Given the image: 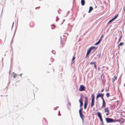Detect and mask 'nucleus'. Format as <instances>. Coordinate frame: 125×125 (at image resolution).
Masks as SVG:
<instances>
[{"instance_id": "nucleus-1", "label": "nucleus", "mask_w": 125, "mask_h": 125, "mask_svg": "<svg viewBox=\"0 0 125 125\" xmlns=\"http://www.w3.org/2000/svg\"><path fill=\"white\" fill-rule=\"evenodd\" d=\"M92 99L91 103V107H92L94 105L95 97L94 94H92L91 96Z\"/></svg>"}, {"instance_id": "nucleus-2", "label": "nucleus", "mask_w": 125, "mask_h": 125, "mask_svg": "<svg viewBox=\"0 0 125 125\" xmlns=\"http://www.w3.org/2000/svg\"><path fill=\"white\" fill-rule=\"evenodd\" d=\"M104 95V94L102 93H100L99 94H97L96 97V99L97 100L99 97H100L102 100L103 99H104L103 98Z\"/></svg>"}, {"instance_id": "nucleus-3", "label": "nucleus", "mask_w": 125, "mask_h": 125, "mask_svg": "<svg viewBox=\"0 0 125 125\" xmlns=\"http://www.w3.org/2000/svg\"><path fill=\"white\" fill-rule=\"evenodd\" d=\"M82 108H81L79 110V113L80 116L81 118H82L83 121V119L84 117V116L83 115L82 113Z\"/></svg>"}, {"instance_id": "nucleus-4", "label": "nucleus", "mask_w": 125, "mask_h": 125, "mask_svg": "<svg viewBox=\"0 0 125 125\" xmlns=\"http://www.w3.org/2000/svg\"><path fill=\"white\" fill-rule=\"evenodd\" d=\"M85 100L84 101V108L85 109L86 108L88 104V98L87 97H85Z\"/></svg>"}, {"instance_id": "nucleus-5", "label": "nucleus", "mask_w": 125, "mask_h": 125, "mask_svg": "<svg viewBox=\"0 0 125 125\" xmlns=\"http://www.w3.org/2000/svg\"><path fill=\"white\" fill-rule=\"evenodd\" d=\"M105 113H106V115L107 116L109 115L110 114V111L108 107H106L104 109Z\"/></svg>"}, {"instance_id": "nucleus-6", "label": "nucleus", "mask_w": 125, "mask_h": 125, "mask_svg": "<svg viewBox=\"0 0 125 125\" xmlns=\"http://www.w3.org/2000/svg\"><path fill=\"white\" fill-rule=\"evenodd\" d=\"M85 87L83 85H81L80 86L79 88V90L80 91H83L85 90Z\"/></svg>"}, {"instance_id": "nucleus-7", "label": "nucleus", "mask_w": 125, "mask_h": 125, "mask_svg": "<svg viewBox=\"0 0 125 125\" xmlns=\"http://www.w3.org/2000/svg\"><path fill=\"white\" fill-rule=\"evenodd\" d=\"M112 119L109 118H106L105 120L107 123L112 122Z\"/></svg>"}, {"instance_id": "nucleus-8", "label": "nucleus", "mask_w": 125, "mask_h": 125, "mask_svg": "<svg viewBox=\"0 0 125 125\" xmlns=\"http://www.w3.org/2000/svg\"><path fill=\"white\" fill-rule=\"evenodd\" d=\"M95 48V47L94 46L90 48L87 51V52L90 53L92 50L93 49H94Z\"/></svg>"}, {"instance_id": "nucleus-9", "label": "nucleus", "mask_w": 125, "mask_h": 125, "mask_svg": "<svg viewBox=\"0 0 125 125\" xmlns=\"http://www.w3.org/2000/svg\"><path fill=\"white\" fill-rule=\"evenodd\" d=\"M82 97H81L80 100H79V102L80 103V106L81 107H82L83 104V103L82 102Z\"/></svg>"}, {"instance_id": "nucleus-10", "label": "nucleus", "mask_w": 125, "mask_h": 125, "mask_svg": "<svg viewBox=\"0 0 125 125\" xmlns=\"http://www.w3.org/2000/svg\"><path fill=\"white\" fill-rule=\"evenodd\" d=\"M30 25L31 27H33L34 26V23L33 22H31L30 24Z\"/></svg>"}, {"instance_id": "nucleus-11", "label": "nucleus", "mask_w": 125, "mask_h": 125, "mask_svg": "<svg viewBox=\"0 0 125 125\" xmlns=\"http://www.w3.org/2000/svg\"><path fill=\"white\" fill-rule=\"evenodd\" d=\"M123 119L122 118H120L119 119H118V122H120L121 123H123Z\"/></svg>"}, {"instance_id": "nucleus-12", "label": "nucleus", "mask_w": 125, "mask_h": 125, "mask_svg": "<svg viewBox=\"0 0 125 125\" xmlns=\"http://www.w3.org/2000/svg\"><path fill=\"white\" fill-rule=\"evenodd\" d=\"M103 104L102 105V107H105L106 106V103L105 102L104 99H103Z\"/></svg>"}, {"instance_id": "nucleus-13", "label": "nucleus", "mask_w": 125, "mask_h": 125, "mask_svg": "<svg viewBox=\"0 0 125 125\" xmlns=\"http://www.w3.org/2000/svg\"><path fill=\"white\" fill-rule=\"evenodd\" d=\"M85 1L84 0H81V3L82 6H84L85 4Z\"/></svg>"}, {"instance_id": "nucleus-14", "label": "nucleus", "mask_w": 125, "mask_h": 125, "mask_svg": "<svg viewBox=\"0 0 125 125\" xmlns=\"http://www.w3.org/2000/svg\"><path fill=\"white\" fill-rule=\"evenodd\" d=\"M97 115L99 118H100L102 117L101 114L99 112H97Z\"/></svg>"}, {"instance_id": "nucleus-15", "label": "nucleus", "mask_w": 125, "mask_h": 125, "mask_svg": "<svg viewBox=\"0 0 125 125\" xmlns=\"http://www.w3.org/2000/svg\"><path fill=\"white\" fill-rule=\"evenodd\" d=\"M93 9V8L92 6H90L89 7V10L88 11V12L90 13L91 11Z\"/></svg>"}, {"instance_id": "nucleus-16", "label": "nucleus", "mask_w": 125, "mask_h": 125, "mask_svg": "<svg viewBox=\"0 0 125 125\" xmlns=\"http://www.w3.org/2000/svg\"><path fill=\"white\" fill-rule=\"evenodd\" d=\"M124 44V42H121L118 45V46L119 47L120 46H122V45H123Z\"/></svg>"}, {"instance_id": "nucleus-17", "label": "nucleus", "mask_w": 125, "mask_h": 125, "mask_svg": "<svg viewBox=\"0 0 125 125\" xmlns=\"http://www.w3.org/2000/svg\"><path fill=\"white\" fill-rule=\"evenodd\" d=\"M118 119H112V122H118Z\"/></svg>"}, {"instance_id": "nucleus-18", "label": "nucleus", "mask_w": 125, "mask_h": 125, "mask_svg": "<svg viewBox=\"0 0 125 125\" xmlns=\"http://www.w3.org/2000/svg\"><path fill=\"white\" fill-rule=\"evenodd\" d=\"M101 41V39H100L98 41V42H97V43H96L95 44V45H98L99 43Z\"/></svg>"}, {"instance_id": "nucleus-19", "label": "nucleus", "mask_w": 125, "mask_h": 125, "mask_svg": "<svg viewBox=\"0 0 125 125\" xmlns=\"http://www.w3.org/2000/svg\"><path fill=\"white\" fill-rule=\"evenodd\" d=\"M45 122V123H43L45 125H46L47 124V122H46V120L45 119H44V120H43V122Z\"/></svg>"}, {"instance_id": "nucleus-20", "label": "nucleus", "mask_w": 125, "mask_h": 125, "mask_svg": "<svg viewBox=\"0 0 125 125\" xmlns=\"http://www.w3.org/2000/svg\"><path fill=\"white\" fill-rule=\"evenodd\" d=\"M117 76H116V75H115L114 76V78L115 79L114 80H113V82H114L115 80H116L117 79Z\"/></svg>"}, {"instance_id": "nucleus-21", "label": "nucleus", "mask_w": 125, "mask_h": 125, "mask_svg": "<svg viewBox=\"0 0 125 125\" xmlns=\"http://www.w3.org/2000/svg\"><path fill=\"white\" fill-rule=\"evenodd\" d=\"M99 119H100V121H101L102 124L103 125V119H102V117L101 118H99Z\"/></svg>"}, {"instance_id": "nucleus-22", "label": "nucleus", "mask_w": 125, "mask_h": 125, "mask_svg": "<svg viewBox=\"0 0 125 125\" xmlns=\"http://www.w3.org/2000/svg\"><path fill=\"white\" fill-rule=\"evenodd\" d=\"M52 29H54L55 28V25L54 24H52Z\"/></svg>"}, {"instance_id": "nucleus-23", "label": "nucleus", "mask_w": 125, "mask_h": 125, "mask_svg": "<svg viewBox=\"0 0 125 125\" xmlns=\"http://www.w3.org/2000/svg\"><path fill=\"white\" fill-rule=\"evenodd\" d=\"M13 75L14 78H15L17 76V74L15 73H13Z\"/></svg>"}, {"instance_id": "nucleus-24", "label": "nucleus", "mask_w": 125, "mask_h": 125, "mask_svg": "<svg viewBox=\"0 0 125 125\" xmlns=\"http://www.w3.org/2000/svg\"><path fill=\"white\" fill-rule=\"evenodd\" d=\"M106 96L108 98L109 96V94L108 93H107L106 94Z\"/></svg>"}, {"instance_id": "nucleus-25", "label": "nucleus", "mask_w": 125, "mask_h": 125, "mask_svg": "<svg viewBox=\"0 0 125 125\" xmlns=\"http://www.w3.org/2000/svg\"><path fill=\"white\" fill-rule=\"evenodd\" d=\"M122 35H121L120 37V38L118 40V42H119L121 41V39L122 38Z\"/></svg>"}, {"instance_id": "nucleus-26", "label": "nucleus", "mask_w": 125, "mask_h": 125, "mask_svg": "<svg viewBox=\"0 0 125 125\" xmlns=\"http://www.w3.org/2000/svg\"><path fill=\"white\" fill-rule=\"evenodd\" d=\"M118 16V15L117 14L116 15L114 18H113L112 19L114 20H115L116 18H117V17Z\"/></svg>"}, {"instance_id": "nucleus-27", "label": "nucleus", "mask_w": 125, "mask_h": 125, "mask_svg": "<svg viewBox=\"0 0 125 125\" xmlns=\"http://www.w3.org/2000/svg\"><path fill=\"white\" fill-rule=\"evenodd\" d=\"M65 43H64L62 42L61 43V45L62 46V47H63Z\"/></svg>"}, {"instance_id": "nucleus-28", "label": "nucleus", "mask_w": 125, "mask_h": 125, "mask_svg": "<svg viewBox=\"0 0 125 125\" xmlns=\"http://www.w3.org/2000/svg\"><path fill=\"white\" fill-rule=\"evenodd\" d=\"M114 20L113 19H111V20H110L108 23V24L109 23H110L112 21H113Z\"/></svg>"}, {"instance_id": "nucleus-29", "label": "nucleus", "mask_w": 125, "mask_h": 125, "mask_svg": "<svg viewBox=\"0 0 125 125\" xmlns=\"http://www.w3.org/2000/svg\"><path fill=\"white\" fill-rule=\"evenodd\" d=\"M95 62H91L90 63V64H94L95 63Z\"/></svg>"}, {"instance_id": "nucleus-30", "label": "nucleus", "mask_w": 125, "mask_h": 125, "mask_svg": "<svg viewBox=\"0 0 125 125\" xmlns=\"http://www.w3.org/2000/svg\"><path fill=\"white\" fill-rule=\"evenodd\" d=\"M75 59V57L74 56L73 57V58L72 59V62H73V61Z\"/></svg>"}, {"instance_id": "nucleus-31", "label": "nucleus", "mask_w": 125, "mask_h": 125, "mask_svg": "<svg viewBox=\"0 0 125 125\" xmlns=\"http://www.w3.org/2000/svg\"><path fill=\"white\" fill-rule=\"evenodd\" d=\"M94 67L96 69H97V67H96V65L95 63L94 64Z\"/></svg>"}, {"instance_id": "nucleus-32", "label": "nucleus", "mask_w": 125, "mask_h": 125, "mask_svg": "<svg viewBox=\"0 0 125 125\" xmlns=\"http://www.w3.org/2000/svg\"><path fill=\"white\" fill-rule=\"evenodd\" d=\"M90 53L87 52V53H86V56H87Z\"/></svg>"}, {"instance_id": "nucleus-33", "label": "nucleus", "mask_w": 125, "mask_h": 125, "mask_svg": "<svg viewBox=\"0 0 125 125\" xmlns=\"http://www.w3.org/2000/svg\"><path fill=\"white\" fill-rule=\"evenodd\" d=\"M90 53L87 52V53H86V56H87Z\"/></svg>"}, {"instance_id": "nucleus-34", "label": "nucleus", "mask_w": 125, "mask_h": 125, "mask_svg": "<svg viewBox=\"0 0 125 125\" xmlns=\"http://www.w3.org/2000/svg\"><path fill=\"white\" fill-rule=\"evenodd\" d=\"M104 88L103 89H102V90L101 91V92H103V91H104Z\"/></svg>"}, {"instance_id": "nucleus-35", "label": "nucleus", "mask_w": 125, "mask_h": 125, "mask_svg": "<svg viewBox=\"0 0 125 125\" xmlns=\"http://www.w3.org/2000/svg\"><path fill=\"white\" fill-rule=\"evenodd\" d=\"M103 35H102L101 37V38H100V39H101H101L103 37Z\"/></svg>"}, {"instance_id": "nucleus-36", "label": "nucleus", "mask_w": 125, "mask_h": 125, "mask_svg": "<svg viewBox=\"0 0 125 125\" xmlns=\"http://www.w3.org/2000/svg\"><path fill=\"white\" fill-rule=\"evenodd\" d=\"M14 24V22H13V24H12V27L13 26V24Z\"/></svg>"}, {"instance_id": "nucleus-37", "label": "nucleus", "mask_w": 125, "mask_h": 125, "mask_svg": "<svg viewBox=\"0 0 125 125\" xmlns=\"http://www.w3.org/2000/svg\"><path fill=\"white\" fill-rule=\"evenodd\" d=\"M124 86H125V83L124 84Z\"/></svg>"}]
</instances>
